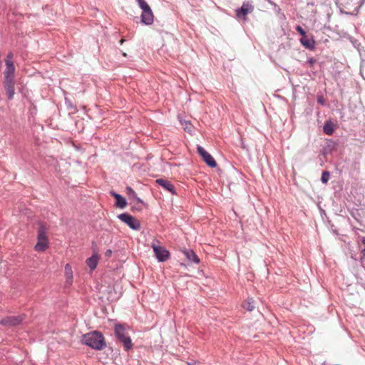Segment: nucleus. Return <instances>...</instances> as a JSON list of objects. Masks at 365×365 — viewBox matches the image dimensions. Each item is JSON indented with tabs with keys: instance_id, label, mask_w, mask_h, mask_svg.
Returning <instances> with one entry per match:
<instances>
[{
	"instance_id": "nucleus-1",
	"label": "nucleus",
	"mask_w": 365,
	"mask_h": 365,
	"mask_svg": "<svg viewBox=\"0 0 365 365\" xmlns=\"http://www.w3.org/2000/svg\"><path fill=\"white\" fill-rule=\"evenodd\" d=\"M83 343L98 351L103 350L106 346L103 335L98 331H93L83 335Z\"/></svg>"
},
{
	"instance_id": "nucleus-2",
	"label": "nucleus",
	"mask_w": 365,
	"mask_h": 365,
	"mask_svg": "<svg viewBox=\"0 0 365 365\" xmlns=\"http://www.w3.org/2000/svg\"><path fill=\"white\" fill-rule=\"evenodd\" d=\"M115 335L117 339L123 343L126 351L133 348V343L130 337L128 335L125 327L121 324H116L114 327Z\"/></svg>"
},
{
	"instance_id": "nucleus-3",
	"label": "nucleus",
	"mask_w": 365,
	"mask_h": 365,
	"mask_svg": "<svg viewBox=\"0 0 365 365\" xmlns=\"http://www.w3.org/2000/svg\"><path fill=\"white\" fill-rule=\"evenodd\" d=\"M160 242L158 240H153L151 243V247L153 250L155 256L158 262H163L170 257V252L165 248L159 245Z\"/></svg>"
},
{
	"instance_id": "nucleus-4",
	"label": "nucleus",
	"mask_w": 365,
	"mask_h": 365,
	"mask_svg": "<svg viewBox=\"0 0 365 365\" xmlns=\"http://www.w3.org/2000/svg\"><path fill=\"white\" fill-rule=\"evenodd\" d=\"M118 218L133 230H139L140 229V222L127 212L118 215Z\"/></svg>"
},
{
	"instance_id": "nucleus-5",
	"label": "nucleus",
	"mask_w": 365,
	"mask_h": 365,
	"mask_svg": "<svg viewBox=\"0 0 365 365\" xmlns=\"http://www.w3.org/2000/svg\"><path fill=\"white\" fill-rule=\"evenodd\" d=\"M3 86L9 100H12L15 94V77H4Z\"/></svg>"
},
{
	"instance_id": "nucleus-6",
	"label": "nucleus",
	"mask_w": 365,
	"mask_h": 365,
	"mask_svg": "<svg viewBox=\"0 0 365 365\" xmlns=\"http://www.w3.org/2000/svg\"><path fill=\"white\" fill-rule=\"evenodd\" d=\"M197 150L202 157L204 162L210 168H214L217 166V163L213 157L207 152L202 146L197 145Z\"/></svg>"
},
{
	"instance_id": "nucleus-7",
	"label": "nucleus",
	"mask_w": 365,
	"mask_h": 365,
	"mask_svg": "<svg viewBox=\"0 0 365 365\" xmlns=\"http://www.w3.org/2000/svg\"><path fill=\"white\" fill-rule=\"evenodd\" d=\"M24 320L22 316H9L1 321V324L7 326H16L21 324Z\"/></svg>"
},
{
	"instance_id": "nucleus-8",
	"label": "nucleus",
	"mask_w": 365,
	"mask_h": 365,
	"mask_svg": "<svg viewBox=\"0 0 365 365\" xmlns=\"http://www.w3.org/2000/svg\"><path fill=\"white\" fill-rule=\"evenodd\" d=\"M301 44L309 50H314L315 48V41L312 36L305 35L299 39Z\"/></svg>"
},
{
	"instance_id": "nucleus-9",
	"label": "nucleus",
	"mask_w": 365,
	"mask_h": 365,
	"mask_svg": "<svg viewBox=\"0 0 365 365\" xmlns=\"http://www.w3.org/2000/svg\"><path fill=\"white\" fill-rule=\"evenodd\" d=\"M254 9V6L252 4L244 3L242 6L236 10V15L238 17H242V16H246L247 14L252 12Z\"/></svg>"
},
{
	"instance_id": "nucleus-10",
	"label": "nucleus",
	"mask_w": 365,
	"mask_h": 365,
	"mask_svg": "<svg viewBox=\"0 0 365 365\" xmlns=\"http://www.w3.org/2000/svg\"><path fill=\"white\" fill-rule=\"evenodd\" d=\"M156 183L162 186L164 189L171 192L173 195H176L175 189L173 185L168 180L160 178L156 180Z\"/></svg>"
},
{
	"instance_id": "nucleus-11",
	"label": "nucleus",
	"mask_w": 365,
	"mask_h": 365,
	"mask_svg": "<svg viewBox=\"0 0 365 365\" xmlns=\"http://www.w3.org/2000/svg\"><path fill=\"white\" fill-rule=\"evenodd\" d=\"M125 192H126V194H127L129 200L133 203H135V202H136L142 204V205L144 204L143 200L138 197L137 193L135 192V190L131 187H129V186L126 187Z\"/></svg>"
},
{
	"instance_id": "nucleus-12",
	"label": "nucleus",
	"mask_w": 365,
	"mask_h": 365,
	"mask_svg": "<svg viewBox=\"0 0 365 365\" xmlns=\"http://www.w3.org/2000/svg\"><path fill=\"white\" fill-rule=\"evenodd\" d=\"M140 19L142 24L148 26L151 25L154 21V15L152 9L148 11L142 12Z\"/></svg>"
},
{
	"instance_id": "nucleus-13",
	"label": "nucleus",
	"mask_w": 365,
	"mask_h": 365,
	"mask_svg": "<svg viewBox=\"0 0 365 365\" xmlns=\"http://www.w3.org/2000/svg\"><path fill=\"white\" fill-rule=\"evenodd\" d=\"M6 69L4 71V77H15V66L13 61H5Z\"/></svg>"
},
{
	"instance_id": "nucleus-14",
	"label": "nucleus",
	"mask_w": 365,
	"mask_h": 365,
	"mask_svg": "<svg viewBox=\"0 0 365 365\" xmlns=\"http://www.w3.org/2000/svg\"><path fill=\"white\" fill-rule=\"evenodd\" d=\"M47 227L46 226L41 223L39 225L38 229V235H37V240L38 241H44L48 242V237H47Z\"/></svg>"
},
{
	"instance_id": "nucleus-15",
	"label": "nucleus",
	"mask_w": 365,
	"mask_h": 365,
	"mask_svg": "<svg viewBox=\"0 0 365 365\" xmlns=\"http://www.w3.org/2000/svg\"><path fill=\"white\" fill-rule=\"evenodd\" d=\"M185 256L187 259L192 263L198 264L200 262V259L195 253L192 250H185L183 251Z\"/></svg>"
},
{
	"instance_id": "nucleus-16",
	"label": "nucleus",
	"mask_w": 365,
	"mask_h": 365,
	"mask_svg": "<svg viewBox=\"0 0 365 365\" xmlns=\"http://www.w3.org/2000/svg\"><path fill=\"white\" fill-rule=\"evenodd\" d=\"M98 263V257L96 255H93L86 259V264L91 270H93L96 269Z\"/></svg>"
},
{
	"instance_id": "nucleus-17",
	"label": "nucleus",
	"mask_w": 365,
	"mask_h": 365,
	"mask_svg": "<svg viewBox=\"0 0 365 365\" xmlns=\"http://www.w3.org/2000/svg\"><path fill=\"white\" fill-rule=\"evenodd\" d=\"M324 133L327 135H331L334 133V128L331 122L326 121L323 127Z\"/></svg>"
},
{
	"instance_id": "nucleus-18",
	"label": "nucleus",
	"mask_w": 365,
	"mask_h": 365,
	"mask_svg": "<svg viewBox=\"0 0 365 365\" xmlns=\"http://www.w3.org/2000/svg\"><path fill=\"white\" fill-rule=\"evenodd\" d=\"M48 246V242H44V241H38L37 242L36 245H35V250L38 252H43L45 251Z\"/></svg>"
},
{
	"instance_id": "nucleus-19",
	"label": "nucleus",
	"mask_w": 365,
	"mask_h": 365,
	"mask_svg": "<svg viewBox=\"0 0 365 365\" xmlns=\"http://www.w3.org/2000/svg\"><path fill=\"white\" fill-rule=\"evenodd\" d=\"M242 307L245 309H246L249 312L252 311L255 309L253 299L252 298L248 299L247 301H245L243 303Z\"/></svg>"
},
{
	"instance_id": "nucleus-20",
	"label": "nucleus",
	"mask_w": 365,
	"mask_h": 365,
	"mask_svg": "<svg viewBox=\"0 0 365 365\" xmlns=\"http://www.w3.org/2000/svg\"><path fill=\"white\" fill-rule=\"evenodd\" d=\"M115 205L119 208H124L127 205V201L121 195L115 200Z\"/></svg>"
},
{
	"instance_id": "nucleus-21",
	"label": "nucleus",
	"mask_w": 365,
	"mask_h": 365,
	"mask_svg": "<svg viewBox=\"0 0 365 365\" xmlns=\"http://www.w3.org/2000/svg\"><path fill=\"white\" fill-rule=\"evenodd\" d=\"M330 173L328 171H324L322 175L321 181L322 183H327L329 180Z\"/></svg>"
},
{
	"instance_id": "nucleus-22",
	"label": "nucleus",
	"mask_w": 365,
	"mask_h": 365,
	"mask_svg": "<svg viewBox=\"0 0 365 365\" xmlns=\"http://www.w3.org/2000/svg\"><path fill=\"white\" fill-rule=\"evenodd\" d=\"M65 269H66V275H67V282L70 283V280H71L73 276H72V273H71V267L68 264H67L65 267Z\"/></svg>"
},
{
	"instance_id": "nucleus-23",
	"label": "nucleus",
	"mask_w": 365,
	"mask_h": 365,
	"mask_svg": "<svg viewBox=\"0 0 365 365\" xmlns=\"http://www.w3.org/2000/svg\"><path fill=\"white\" fill-rule=\"evenodd\" d=\"M295 29L302 36V37L307 35L306 31L301 26H297Z\"/></svg>"
},
{
	"instance_id": "nucleus-24",
	"label": "nucleus",
	"mask_w": 365,
	"mask_h": 365,
	"mask_svg": "<svg viewBox=\"0 0 365 365\" xmlns=\"http://www.w3.org/2000/svg\"><path fill=\"white\" fill-rule=\"evenodd\" d=\"M140 8L142 9V12H145V11L151 10L150 6L148 5V4L147 2L145 4H143L142 6H140Z\"/></svg>"
},
{
	"instance_id": "nucleus-25",
	"label": "nucleus",
	"mask_w": 365,
	"mask_h": 365,
	"mask_svg": "<svg viewBox=\"0 0 365 365\" xmlns=\"http://www.w3.org/2000/svg\"><path fill=\"white\" fill-rule=\"evenodd\" d=\"M360 262L362 264L364 262H365V247L364 249H362V250H361V258H360Z\"/></svg>"
},
{
	"instance_id": "nucleus-26",
	"label": "nucleus",
	"mask_w": 365,
	"mask_h": 365,
	"mask_svg": "<svg viewBox=\"0 0 365 365\" xmlns=\"http://www.w3.org/2000/svg\"><path fill=\"white\" fill-rule=\"evenodd\" d=\"M317 102L322 105V106H324L325 105V100L324 99L323 97L320 96V97H318L317 98Z\"/></svg>"
},
{
	"instance_id": "nucleus-27",
	"label": "nucleus",
	"mask_w": 365,
	"mask_h": 365,
	"mask_svg": "<svg viewBox=\"0 0 365 365\" xmlns=\"http://www.w3.org/2000/svg\"><path fill=\"white\" fill-rule=\"evenodd\" d=\"M307 63H308L311 66H312L316 63V59H314V58H308V60H307Z\"/></svg>"
},
{
	"instance_id": "nucleus-28",
	"label": "nucleus",
	"mask_w": 365,
	"mask_h": 365,
	"mask_svg": "<svg viewBox=\"0 0 365 365\" xmlns=\"http://www.w3.org/2000/svg\"><path fill=\"white\" fill-rule=\"evenodd\" d=\"M12 58H13V53L12 52H9L7 56H6V58L5 61H12Z\"/></svg>"
},
{
	"instance_id": "nucleus-29",
	"label": "nucleus",
	"mask_w": 365,
	"mask_h": 365,
	"mask_svg": "<svg viewBox=\"0 0 365 365\" xmlns=\"http://www.w3.org/2000/svg\"><path fill=\"white\" fill-rule=\"evenodd\" d=\"M137 2H138V4L140 6H142L143 4H145L146 3V1L145 0H136Z\"/></svg>"
},
{
	"instance_id": "nucleus-30",
	"label": "nucleus",
	"mask_w": 365,
	"mask_h": 365,
	"mask_svg": "<svg viewBox=\"0 0 365 365\" xmlns=\"http://www.w3.org/2000/svg\"><path fill=\"white\" fill-rule=\"evenodd\" d=\"M110 194H111V195H112L113 197H115V200H116V199H117V198L120 195V194L116 193V192H115L114 191H111V192H110Z\"/></svg>"
},
{
	"instance_id": "nucleus-31",
	"label": "nucleus",
	"mask_w": 365,
	"mask_h": 365,
	"mask_svg": "<svg viewBox=\"0 0 365 365\" xmlns=\"http://www.w3.org/2000/svg\"><path fill=\"white\" fill-rule=\"evenodd\" d=\"M110 254H111V250H107V252L106 253V256H110Z\"/></svg>"
},
{
	"instance_id": "nucleus-32",
	"label": "nucleus",
	"mask_w": 365,
	"mask_h": 365,
	"mask_svg": "<svg viewBox=\"0 0 365 365\" xmlns=\"http://www.w3.org/2000/svg\"><path fill=\"white\" fill-rule=\"evenodd\" d=\"M361 242H362L364 245H365V237H362L361 238Z\"/></svg>"
},
{
	"instance_id": "nucleus-33",
	"label": "nucleus",
	"mask_w": 365,
	"mask_h": 365,
	"mask_svg": "<svg viewBox=\"0 0 365 365\" xmlns=\"http://www.w3.org/2000/svg\"><path fill=\"white\" fill-rule=\"evenodd\" d=\"M124 41H125L124 39H121L120 41V44L122 45Z\"/></svg>"
},
{
	"instance_id": "nucleus-34",
	"label": "nucleus",
	"mask_w": 365,
	"mask_h": 365,
	"mask_svg": "<svg viewBox=\"0 0 365 365\" xmlns=\"http://www.w3.org/2000/svg\"><path fill=\"white\" fill-rule=\"evenodd\" d=\"M242 147L244 148V149H247L246 146L245 145V144L243 143H242Z\"/></svg>"
},
{
	"instance_id": "nucleus-35",
	"label": "nucleus",
	"mask_w": 365,
	"mask_h": 365,
	"mask_svg": "<svg viewBox=\"0 0 365 365\" xmlns=\"http://www.w3.org/2000/svg\"><path fill=\"white\" fill-rule=\"evenodd\" d=\"M123 55L124 56H126V53H123Z\"/></svg>"
},
{
	"instance_id": "nucleus-36",
	"label": "nucleus",
	"mask_w": 365,
	"mask_h": 365,
	"mask_svg": "<svg viewBox=\"0 0 365 365\" xmlns=\"http://www.w3.org/2000/svg\"><path fill=\"white\" fill-rule=\"evenodd\" d=\"M187 364H188V365H192V364H190V363H188Z\"/></svg>"
}]
</instances>
